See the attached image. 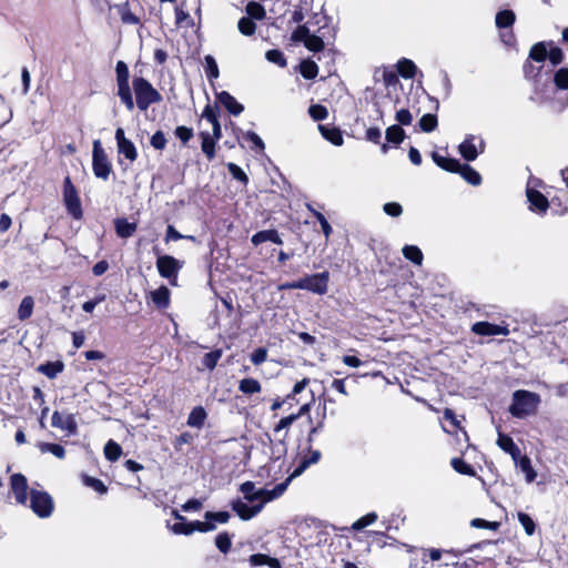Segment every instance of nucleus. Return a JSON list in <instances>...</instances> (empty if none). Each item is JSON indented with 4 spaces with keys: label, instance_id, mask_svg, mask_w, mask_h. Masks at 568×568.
I'll return each mask as SVG.
<instances>
[{
    "label": "nucleus",
    "instance_id": "nucleus-43",
    "mask_svg": "<svg viewBox=\"0 0 568 568\" xmlns=\"http://www.w3.org/2000/svg\"><path fill=\"white\" fill-rule=\"evenodd\" d=\"M38 447L41 453H51L59 459H62L65 456V450L60 444L39 443Z\"/></svg>",
    "mask_w": 568,
    "mask_h": 568
},
{
    "label": "nucleus",
    "instance_id": "nucleus-56",
    "mask_svg": "<svg viewBox=\"0 0 568 568\" xmlns=\"http://www.w3.org/2000/svg\"><path fill=\"white\" fill-rule=\"evenodd\" d=\"M265 58L267 59V61L275 63L280 67L286 65V59H285L283 52L277 49H272V50L266 51Z\"/></svg>",
    "mask_w": 568,
    "mask_h": 568
},
{
    "label": "nucleus",
    "instance_id": "nucleus-21",
    "mask_svg": "<svg viewBox=\"0 0 568 568\" xmlns=\"http://www.w3.org/2000/svg\"><path fill=\"white\" fill-rule=\"evenodd\" d=\"M516 467L520 468V470L525 474V478L527 483H532L536 477L537 473L531 466V460L527 455H524L517 459V462H514Z\"/></svg>",
    "mask_w": 568,
    "mask_h": 568
},
{
    "label": "nucleus",
    "instance_id": "nucleus-4",
    "mask_svg": "<svg viewBox=\"0 0 568 568\" xmlns=\"http://www.w3.org/2000/svg\"><path fill=\"white\" fill-rule=\"evenodd\" d=\"M30 508L40 518H48L52 515L54 503L52 497L43 490H30Z\"/></svg>",
    "mask_w": 568,
    "mask_h": 568
},
{
    "label": "nucleus",
    "instance_id": "nucleus-10",
    "mask_svg": "<svg viewBox=\"0 0 568 568\" xmlns=\"http://www.w3.org/2000/svg\"><path fill=\"white\" fill-rule=\"evenodd\" d=\"M115 141L118 145V152L124 155L125 159L131 162L135 161L138 158V151L134 146L133 142L125 138L124 130L122 128H118L115 130Z\"/></svg>",
    "mask_w": 568,
    "mask_h": 568
},
{
    "label": "nucleus",
    "instance_id": "nucleus-35",
    "mask_svg": "<svg viewBox=\"0 0 568 568\" xmlns=\"http://www.w3.org/2000/svg\"><path fill=\"white\" fill-rule=\"evenodd\" d=\"M121 455H122V447L112 439L108 440L104 446L105 458L110 462H116Z\"/></svg>",
    "mask_w": 568,
    "mask_h": 568
},
{
    "label": "nucleus",
    "instance_id": "nucleus-5",
    "mask_svg": "<svg viewBox=\"0 0 568 568\" xmlns=\"http://www.w3.org/2000/svg\"><path fill=\"white\" fill-rule=\"evenodd\" d=\"M92 168L94 175L99 179L106 180L111 172V164L101 145L100 140L93 141L92 150Z\"/></svg>",
    "mask_w": 568,
    "mask_h": 568
},
{
    "label": "nucleus",
    "instance_id": "nucleus-14",
    "mask_svg": "<svg viewBox=\"0 0 568 568\" xmlns=\"http://www.w3.org/2000/svg\"><path fill=\"white\" fill-rule=\"evenodd\" d=\"M217 101L233 115H240L244 106L235 100L233 95H231L226 91H222L216 94Z\"/></svg>",
    "mask_w": 568,
    "mask_h": 568
},
{
    "label": "nucleus",
    "instance_id": "nucleus-30",
    "mask_svg": "<svg viewBox=\"0 0 568 568\" xmlns=\"http://www.w3.org/2000/svg\"><path fill=\"white\" fill-rule=\"evenodd\" d=\"M34 307V300L32 296H26L22 298L19 308L18 317L20 321H26L31 317Z\"/></svg>",
    "mask_w": 568,
    "mask_h": 568
},
{
    "label": "nucleus",
    "instance_id": "nucleus-57",
    "mask_svg": "<svg viewBox=\"0 0 568 568\" xmlns=\"http://www.w3.org/2000/svg\"><path fill=\"white\" fill-rule=\"evenodd\" d=\"M554 82L558 89H561V90L568 89V69L567 68L559 69L555 73Z\"/></svg>",
    "mask_w": 568,
    "mask_h": 568
},
{
    "label": "nucleus",
    "instance_id": "nucleus-24",
    "mask_svg": "<svg viewBox=\"0 0 568 568\" xmlns=\"http://www.w3.org/2000/svg\"><path fill=\"white\" fill-rule=\"evenodd\" d=\"M152 302L159 308H166L170 304V291L166 286L162 285L158 290L152 291L151 293Z\"/></svg>",
    "mask_w": 568,
    "mask_h": 568
},
{
    "label": "nucleus",
    "instance_id": "nucleus-12",
    "mask_svg": "<svg viewBox=\"0 0 568 568\" xmlns=\"http://www.w3.org/2000/svg\"><path fill=\"white\" fill-rule=\"evenodd\" d=\"M240 491L243 494L244 499L250 504L263 503V506L266 504V501H264V498L265 495L267 494V489H256L255 484L253 481L243 483L240 486Z\"/></svg>",
    "mask_w": 568,
    "mask_h": 568
},
{
    "label": "nucleus",
    "instance_id": "nucleus-11",
    "mask_svg": "<svg viewBox=\"0 0 568 568\" xmlns=\"http://www.w3.org/2000/svg\"><path fill=\"white\" fill-rule=\"evenodd\" d=\"M156 267L160 275L164 278H171L175 276L181 265L179 261L170 255L159 256L156 260Z\"/></svg>",
    "mask_w": 568,
    "mask_h": 568
},
{
    "label": "nucleus",
    "instance_id": "nucleus-37",
    "mask_svg": "<svg viewBox=\"0 0 568 568\" xmlns=\"http://www.w3.org/2000/svg\"><path fill=\"white\" fill-rule=\"evenodd\" d=\"M291 480L292 476H288L283 483L277 484L273 489H267V494L265 495L264 501L267 503L282 496L284 491L287 489Z\"/></svg>",
    "mask_w": 568,
    "mask_h": 568
},
{
    "label": "nucleus",
    "instance_id": "nucleus-7",
    "mask_svg": "<svg viewBox=\"0 0 568 568\" xmlns=\"http://www.w3.org/2000/svg\"><path fill=\"white\" fill-rule=\"evenodd\" d=\"M531 180H529L526 189V196L529 202V210L538 214H545L549 207L547 197L530 186Z\"/></svg>",
    "mask_w": 568,
    "mask_h": 568
},
{
    "label": "nucleus",
    "instance_id": "nucleus-16",
    "mask_svg": "<svg viewBox=\"0 0 568 568\" xmlns=\"http://www.w3.org/2000/svg\"><path fill=\"white\" fill-rule=\"evenodd\" d=\"M114 227L119 237L129 239L135 233L138 225L136 223L129 222L126 219L122 217L114 220Z\"/></svg>",
    "mask_w": 568,
    "mask_h": 568
},
{
    "label": "nucleus",
    "instance_id": "nucleus-61",
    "mask_svg": "<svg viewBox=\"0 0 568 568\" xmlns=\"http://www.w3.org/2000/svg\"><path fill=\"white\" fill-rule=\"evenodd\" d=\"M171 530L176 535L189 536V535L193 534L192 521L186 523V519H185L184 521L175 523L173 526H171Z\"/></svg>",
    "mask_w": 568,
    "mask_h": 568
},
{
    "label": "nucleus",
    "instance_id": "nucleus-25",
    "mask_svg": "<svg viewBox=\"0 0 568 568\" xmlns=\"http://www.w3.org/2000/svg\"><path fill=\"white\" fill-rule=\"evenodd\" d=\"M252 566L268 565L271 568H282V564L277 558L270 557L265 554H254L248 559Z\"/></svg>",
    "mask_w": 568,
    "mask_h": 568
},
{
    "label": "nucleus",
    "instance_id": "nucleus-60",
    "mask_svg": "<svg viewBox=\"0 0 568 568\" xmlns=\"http://www.w3.org/2000/svg\"><path fill=\"white\" fill-rule=\"evenodd\" d=\"M205 71L209 79H216L219 77V67L212 55L205 57Z\"/></svg>",
    "mask_w": 568,
    "mask_h": 568
},
{
    "label": "nucleus",
    "instance_id": "nucleus-28",
    "mask_svg": "<svg viewBox=\"0 0 568 568\" xmlns=\"http://www.w3.org/2000/svg\"><path fill=\"white\" fill-rule=\"evenodd\" d=\"M458 150L462 156L467 161H474L478 155V151L473 142V136L462 142Z\"/></svg>",
    "mask_w": 568,
    "mask_h": 568
},
{
    "label": "nucleus",
    "instance_id": "nucleus-47",
    "mask_svg": "<svg viewBox=\"0 0 568 568\" xmlns=\"http://www.w3.org/2000/svg\"><path fill=\"white\" fill-rule=\"evenodd\" d=\"M221 356H222V349H214L210 353H206L202 358V365L205 368L212 371L215 368Z\"/></svg>",
    "mask_w": 568,
    "mask_h": 568
},
{
    "label": "nucleus",
    "instance_id": "nucleus-34",
    "mask_svg": "<svg viewBox=\"0 0 568 568\" xmlns=\"http://www.w3.org/2000/svg\"><path fill=\"white\" fill-rule=\"evenodd\" d=\"M51 426H77V420L71 414L54 412L51 417Z\"/></svg>",
    "mask_w": 568,
    "mask_h": 568
},
{
    "label": "nucleus",
    "instance_id": "nucleus-46",
    "mask_svg": "<svg viewBox=\"0 0 568 568\" xmlns=\"http://www.w3.org/2000/svg\"><path fill=\"white\" fill-rule=\"evenodd\" d=\"M231 518V514L226 510L221 511H206L204 514V519L210 520L211 523L215 524H226Z\"/></svg>",
    "mask_w": 568,
    "mask_h": 568
},
{
    "label": "nucleus",
    "instance_id": "nucleus-20",
    "mask_svg": "<svg viewBox=\"0 0 568 568\" xmlns=\"http://www.w3.org/2000/svg\"><path fill=\"white\" fill-rule=\"evenodd\" d=\"M318 131L323 135V138L329 141L332 144L339 146L343 144L344 140L339 129L333 126L329 128L327 125L318 124Z\"/></svg>",
    "mask_w": 568,
    "mask_h": 568
},
{
    "label": "nucleus",
    "instance_id": "nucleus-2",
    "mask_svg": "<svg viewBox=\"0 0 568 568\" xmlns=\"http://www.w3.org/2000/svg\"><path fill=\"white\" fill-rule=\"evenodd\" d=\"M328 272L307 275L298 281L287 282L280 286V290H307L316 294L327 292Z\"/></svg>",
    "mask_w": 568,
    "mask_h": 568
},
{
    "label": "nucleus",
    "instance_id": "nucleus-13",
    "mask_svg": "<svg viewBox=\"0 0 568 568\" xmlns=\"http://www.w3.org/2000/svg\"><path fill=\"white\" fill-rule=\"evenodd\" d=\"M471 331L477 335L483 336H495V335H508L509 331L506 326L491 324L488 322H477L473 325Z\"/></svg>",
    "mask_w": 568,
    "mask_h": 568
},
{
    "label": "nucleus",
    "instance_id": "nucleus-63",
    "mask_svg": "<svg viewBox=\"0 0 568 568\" xmlns=\"http://www.w3.org/2000/svg\"><path fill=\"white\" fill-rule=\"evenodd\" d=\"M192 529H193V532L194 531L209 532V531L215 530L216 526H215V524L211 523L210 520H205V521L195 520V521H192Z\"/></svg>",
    "mask_w": 568,
    "mask_h": 568
},
{
    "label": "nucleus",
    "instance_id": "nucleus-38",
    "mask_svg": "<svg viewBox=\"0 0 568 568\" xmlns=\"http://www.w3.org/2000/svg\"><path fill=\"white\" fill-rule=\"evenodd\" d=\"M291 480L292 476H288L283 483L277 484L273 489H267V494L265 495L264 501L267 503L282 496L284 491L287 489Z\"/></svg>",
    "mask_w": 568,
    "mask_h": 568
},
{
    "label": "nucleus",
    "instance_id": "nucleus-41",
    "mask_svg": "<svg viewBox=\"0 0 568 568\" xmlns=\"http://www.w3.org/2000/svg\"><path fill=\"white\" fill-rule=\"evenodd\" d=\"M239 389L246 395L261 392V384L254 378H244L240 382Z\"/></svg>",
    "mask_w": 568,
    "mask_h": 568
},
{
    "label": "nucleus",
    "instance_id": "nucleus-9",
    "mask_svg": "<svg viewBox=\"0 0 568 568\" xmlns=\"http://www.w3.org/2000/svg\"><path fill=\"white\" fill-rule=\"evenodd\" d=\"M10 487L14 494L18 504L27 505L28 501V480L22 474H13L10 478Z\"/></svg>",
    "mask_w": 568,
    "mask_h": 568
},
{
    "label": "nucleus",
    "instance_id": "nucleus-44",
    "mask_svg": "<svg viewBox=\"0 0 568 568\" xmlns=\"http://www.w3.org/2000/svg\"><path fill=\"white\" fill-rule=\"evenodd\" d=\"M215 546L222 554H227L232 547L231 535L226 531L220 532L215 537Z\"/></svg>",
    "mask_w": 568,
    "mask_h": 568
},
{
    "label": "nucleus",
    "instance_id": "nucleus-51",
    "mask_svg": "<svg viewBox=\"0 0 568 568\" xmlns=\"http://www.w3.org/2000/svg\"><path fill=\"white\" fill-rule=\"evenodd\" d=\"M378 516L376 513L372 511V513H368L366 514L365 516L361 517L359 519H357L353 525H352V529L353 530H362L364 529L365 527L374 524L376 520H377Z\"/></svg>",
    "mask_w": 568,
    "mask_h": 568
},
{
    "label": "nucleus",
    "instance_id": "nucleus-26",
    "mask_svg": "<svg viewBox=\"0 0 568 568\" xmlns=\"http://www.w3.org/2000/svg\"><path fill=\"white\" fill-rule=\"evenodd\" d=\"M63 368L64 364L61 361L48 362L45 364H41L38 367V372L42 373L48 378L53 379L63 371Z\"/></svg>",
    "mask_w": 568,
    "mask_h": 568
},
{
    "label": "nucleus",
    "instance_id": "nucleus-36",
    "mask_svg": "<svg viewBox=\"0 0 568 568\" xmlns=\"http://www.w3.org/2000/svg\"><path fill=\"white\" fill-rule=\"evenodd\" d=\"M300 72L303 75V78L307 80H312L316 78L318 73V67L317 64L312 60H304L300 64Z\"/></svg>",
    "mask_w": 568,
    "mask_h": 568
},
{
    "label": "nucleus",
    "instance_id": "nucleus-39",
    "mask_svg": "<svg viewBox=\"0 0 568 568\" xmlns=\"http://www.w3.org/2000/svg\"><path fill=\"white\" fill-rule=\"evenodd\" d=\"M206 418V412L202 406H196L192 409L189 418L187 426H202Z\"/></svg>",
    "mask_w": 568,
    "mask_h": 568
},
{
    "label": "nucleus",
    "instance_id": "nucleus-45",
    "mask_svg": "<svg viewBox=\"0 0 568 568\" xmlns=\"http://www.w3.org/2000/svg\"><path fill=\"white\" fill-rule=\"evenodd\" d=\"M239 31L246 37L253 36L256 31L255 22L248 17H242L237 22Z\"/></svg>",
    "mask_w": 568,
    "mask_h": 568
},
{
    "label": "nucleus",
    "instance_id": "nucleus-53",
    "mask_svg": "<svg viewBox=\"0 0 568 568\" xmlns=\"http://www.w3.org/2000/svg\"><path fill=\"white\" fill-rule=\"evenodd\" d=\"M304 45L310 51L320 52L324 49L325 43L321 37L315 36V34H310L308 38L306 39Z\"/></svg>",
    "mask_w": 568,
    "mask_h": 568
},
{
    "label": "nucleus",
    "instance_id": "nucleus-62",
    "mask_svg": "<svg viewBox=\"0 0 568 568\" xmlns=\"http://www.w3.org/2000/svg\"><path fill=\"white\" fill-rule=\"evenodd\" d=\"M193 440L194 435H192L189 432H185L180 436H176L173 444L176 450H183V445H191Z\"/></svg>",
    "mask_w": 568,
    "mask_h": 568
},
{
    "label": "nucleus",
    "instance_id": "nucleus-42",
    "mask_svg": "<svg viewBox=\"0 0 568 568\" xmlns=\"http://www.w3.org/2000/svg\"><path fill=\"white\" fill-rule=\"evenodd\" d=\"M405 138V131L399 125H390L386 130V140L389 143L399 144Z\"/></svg>",
    "mask_w": 568,
    "mask_h": 568
},
{
    "label": "nucleus",
    "instance_id": "nucleus-8",
    "mask_svg": "<svg viewBox=\"0 0 568 568\" xmlns=\"http://www.w3.org/2000/svg\"><path fill=\"white\" fill-rule=\"evenodd\" d=\"M247 501H243L237 498L232 501V509L236 513V515L243 520H250L255 517L262 509L263 503L251 504Z\"/></svg>",
    "mask_w": 568,
    "mask_h": 568
},
{
    "label": "nucleus",
    "instance_id": "nucleus-52",
    "mask_svg": "<svg viewBox=\"0 0 568 568\" xmlns=\"http://www.w3.org/2000/svg\"><path fill=\"white\" fill-rule=\"evenodd\" d=\"M308 114L314 121H323L328 116V110L322 104H312Z\"/></svg>",
    "mask_w": 568,
    "mask_h": 568
},
{
    "label": "nucleus",
    "instance_id": "nucleus-54",
    "mask_svg": "<svg viewBox=\"0 0 568 568\" xmlns=\"http://www.w3.org/2000/svg\"><path fill=\"white\" fill-rule=\"evenodd\" d=\"M83 483L85 486L93 488L99 494H105L108 491V487L104 483L95 477L83 476Z\"/></svg>",
    "mask_w": 568,
    "mask_h": 568
},
{
    "label": "nucleus",
    "instance_id": "nucleus-17",
    "mask_svg": "<svg viewBox=\"0 0 568 568\" xmlns=\"http://www.w3.org/2000/svg\"><path fill=\"white\" fill-rule=\"evenodd\" d=\"M433 161L443 170L457 173L460 170V162L453 158H445L436 152L432 154Z\"/></svg>",
    "mask_w": 568,
    "mask_h": 568
},
{
    "label": "nucleus",
    "instance_id": "nucleus-3",
    "mask_svg": "<svg viewBox=\"0 0 568 568\" xmlns=\"http://www.w3.org/2000/svg\"><path fill=\"white\" fill-rule=\"evenodd\" d=\"M539 402L540 398L536 393L528 390H516L513 395V403L509 410L511 415L523 418L535 414Z\"/></svg>",
    "mask_w": 568,
    "mask_h": 568
},
{
    "label": "nucleus",
    "instance_id": "nucleus-48",
    "mask_svg": "<svg viewBox=\"0 0 568 568\" xmlns=\"http://www.w3.org/2000/svg\"><path fill=\"white\" fill-rule=\"evenodd\" d=\"M517 517H518L520 525L524 527L525 532L528 536H532L536 531V524H535L534 519L528 514L523 513V511H519Z\"/></svg>",
    "mask_w": 568,
    "mask_h": 568
},
{
    "label": "nucleus",
    "instance_id": "nucleus-6",
    "mask_svg": "<svg viewBox=\"0 0 568 568\" xmlns=\"http://www.w3.org/2000/svg\"><path fill=\"white\" fill-rule=\"evenodd\" d=\"M63 201L68 212L74 217L80 219L82 216V209L78 192L71 182V179L67 176L63 183Z\"/></svg>",
    "mask_w": 568,
    "mask_h": 568
},
{
    "label": "nucleus",
    "instance_id": "nucleus-15",
    "mask_svg": "<svg viewBox=\"0 0 568 568\" xmlns=\"http://www.w3.org/2000/svg\"><path fill=\"white\" fill-rule=\"evenodd\" d=\"M497 445L505 452L508 453L514 462L520 457V449L514 443L513 438L501 432H498Z\"/></svg>",
    "mask_w": 568,
    "mask_h": 568
},
{
    "label": "nucleus",
    "instance_id": "nucleus-64",
    "mask_svg": "<svg viewBox=\"0 0 568 568\" xmlns=\"http://www.w3.org/2000/svg\"><path fill=\"white\" fill-rule=\"evenodd\" d=\"M150 143L155 150H164L166 146V138L162 131H156L151 136Z\"/></svg>",
    "mask_w": 568,
    "mask_h": 568
},
{
    "label": "nucleus",
    "instance_id": "nucleus-50",
    "mask_svg": "<svg viewBox=\"0 0 568 568\" xmlns=\"http://www.w3.org/2000/svg\"><path fill=\"white\" fill-rule=\"evenodd\" d=\"M529 58L537 61L542 62L547 58V49L544 42H538L534 44L529 52Z\"/></svg>",
    "mask_w": 568,
    "mask_h": 568
},
{
    "label": "nucleus",
    "instance_id": "nucleus-1",
    "mask_svg": "<svg viewBox=\"0 0 568 568\" xmlns=\"http://www.w3.org/2000/svg\"><path fill=\"white\" fill-rule=\"evenodd\" d=\"M132 84L136 106L140 111H146L151 104L162 101V95L146 79L142 77L134 78Z\"/></svg>",
    "mask_w": 568,
    "mask_h": 568
},
{
    "label": "nucleus",
    "instance_id": "nucleus-59",
    "mask_svg": "<svg viewBox=\"0 0 568 568\" xmlns=\"http://www.w3.org/2000/svg\"><path fill=\"white\" fill-rule=\"evenodd\" d=\"M217 115H219L217 105L212 106L210 104H206V106L204 108L203 113H202V119L206 120L209 123H211V125H213L214 123L220 122L217 119Z\"/></svg>",
    "mask_w": 568,
    "mask_h": 568
},
{
    "label": "nucleus",
    "instance_id": "nucleus-29",
    "mask_svg": "<svg viewBox=\"0 0 568 568\" xmlns=\"http://www.w3.org/2000/svg\"><path fill=\"white\" fill-rule=\"evenodd\" d=\"M397 70L403 78L413 79L416 74L417 67L412 60L403 58L397 62Z\"/></svg>",
    "mask_w": 568,
    "mask_h": 568
},
{
    "label": "nucleus",
    "instance_id": "nucleus-27",
    "mask_svg": "<svg viewBox=\"0 0 568 568\" xmlns=\"http://www.w3.org/2000/svg\"><path fill=\"white\" fill-rule=\"evenodd\" d=\"M469 184L477 186L481 183L480 174L468 164H460V170L457 171Z\"/></svg>",
    "mask_w": 568,
    "mask_h": 568
},
{
    "label": "nucleus",
    "instance_id": "nucleus-40",
    "mask_svg": "<svg viewBox=\"0 0 568 568\" xmlns=\"http://www.w3.org/2000/svg\"><path fill=\"white\" fill-rule=\"evenodd\" d=\"M418 125L423 132H433L438 125L437 116L432 113H426L419 119Z\"/></svg>",
    "mask_w": 568,
    "mask_h": 568
},
{
    "label": "nucleus",
    "instance_id": "nucleus-49",
    "mask_svg": "<svg viewBox=\"0 0 568 568\" xmlns=\"http://www.w3.org/2000/svg\"><path fill=\"white\" fill-rule=\"evenodd\" d=\"M246 13L250 16L248 18H253V19H257V20H262L265 18V9L262 4L257 3V2H248L246 4Z\"/></svg>",
    "mask_w": 568,
    "mask_h": 568
},
{
    "label": "nucleus",
    "instance_id": "nucleus-18",
    "mask_svg": "<svg viewBox=\"0 0 568 568\" xmlns=\"http://www.w3.org/2000/svg\"><path fill=\"white\" fill-rule=\"evenodd\" d=\"M310 404H303L297 413H291L287 416L281 418L276 426H291L295 420L305 417L306 419L303 423L310 422L308 419Z\"/></svg>",
    "mask_w": 568,
    "mask_h": 568
},
{
    "label": "nucleus",
    "instance_id": "nucleus-33",
    "mask_svg": "<svg viewBox=\"0 0 568 568\" xmlns=\"http://www.w3.org/2000/svg\"><path fill=\"white\" fill-rule=\"evenodd\" d=\"M403 255L406 260L413 262L416 265H420L423 262V253L416 245H405L402 250Z\"/></svg>",
    "mask_w": 568,
    "mask_h": 568
},
{
    "label": "nucleus",
    "instance_id": "nucleus-23",
    "mask_svg": "<svg viewBox=\"0 0 568 568\" xmlns=\"http://www.w3.org/2000/svg\"><path fill=\"white\" fill-rule=\"evenodd\" d=\"M118 85V97L121 102L125 105L128 111H133L134 109V100L132 97L131 88L129 82L116 83Z\"/></svg>",
    "mask_w": 568,
    "mask_h": 568
},
{
    "label": "nucleus",
    "instance_id": "nucleus-55",
    "mask_svg": "<svg viewBox=\"0 0 568 568\" xmlns=\"http://www.w3.org/2000/svg\"><path fill=\"white\" fill-rule=\"evenodd\" d=\"M116 83L129 82L130 71L124 61H118L115 65Z\"/></svg>",
    "mask_w": 568,
    "mask_h": 568
},
{
    "label": "nucleus",
    "instance_id": "nucleus-19",
    "mask_svg": "<svg viewBox=\"0 0 568 568\" xmlns=\"http://www.w3.org/2000/svg\"><path fill=\"white\" fill-rule=\"evenodd\" d=\"M266 241H271L273 243H276V244H282V239L280 237L278 233L276 230H264V231H260L257 233H255L252 239H251V242L254 244V245H260Z\"/></svg>",
    "mask_w": 568,
    "mask_h": 568
},
{
    "label": "nucleus",
    "instance_id": "nucleus-31",
    "mask_svg": "<svg viewBox=\"0 0 568 568\" xmlns=\"http://www.w3.org/2000/svg\"><path fill=\"white\" fill-rule=\"evenodd\" d=\"M450 465L453 467V469L455 471H457L458 474H462V475H467V476H471V477H475L476 476V470L474 469L473 466H470L469 464H467L463 458L460 457H454L452 458L450 460Z\"/></svg>",
    "mask_w": 568,
    "mask_h": 568
},
{
    "label": "nucleus",
    "instance_id": "nucleus-32",
    "mask_svg": "<svg viewBox=\"0 0 568 568\" xmlns=\"http://www.w3.org/2000/svg\"><path fill=\"white\" fill-rule=\"evenodd\" d=\"M516 16L511 10H501L496 14V26L499 29L509 28L514 24Z\"/></svg>",
    "mask_w": 568,
    "mask_h": 568
},
{
    "label": "nucleus",
    "instance_id": "nucleus-22",
    "mask_svg": "<svg viewBox=\"0 0 568 568\" xmlns=\"http://www.w3.org/2000/svg\"><path fill=\"white\" fill-rule=\"evenodd\" d=\"M201 138V148L205 156L209 161H212L215 156V144L216 140L214 138H211V134L206 131H203L200 133Z\"/></svg>",
    "mask_w": 568,
    "mask_h": 568
},
{
    "label": "nucleus",
    "instance_id": "nucleus-58",
    "mask_svg": "<svg viewBox=\"0 0 568 568\" xmlns=\"http://www.w3.org/2000/svg\"><path fill=\"white\" fill-rule=\"evenodd\" d=\"M227 170L233 179L242 182L243 184H247L248 178L239 165H236L235 163H232V162L227 163Z\"/></svg>",
    "mask_w": 568,
    "mask_h": 568
}]
</instances>
